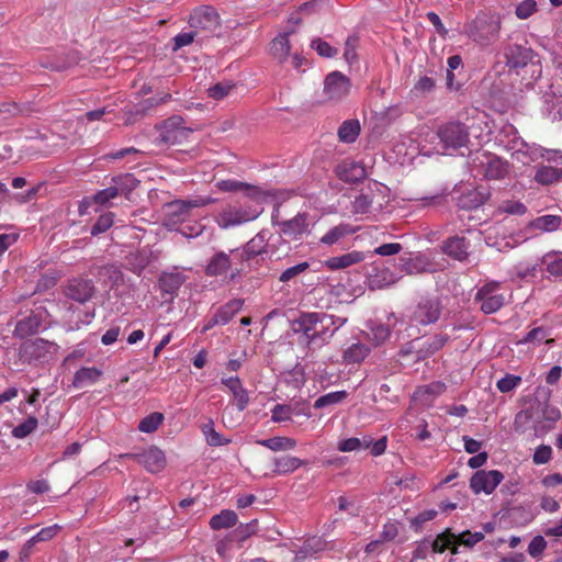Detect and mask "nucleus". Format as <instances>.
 Segmentation results:
<instances>
[{
	"label": "nucleus",
	"mask_w": 562,
	"mask_h": 562,
	"mask_svg": "<svg viewBox=\"0 0 562 562\" xmlns=\"http://www.w3.org/2000/svg\"><path fill=\"white\" fill-rule=\"evenodd\" d=\"M133 458L150 473L161 472L166 467L165 452L156 446H151L142 453L120 454V458Z\"/></svg>",
	"instance_id": "nucleus-13"
},
{
	"label": "nucleus",
	"mask_w": 562,
	"mask_h": 562,
	"mask_svg": "<svg viewBox=\"0 0 562 562\" xmlns=\"http://www.w3.org/2000/svg\"><path fill=\"white\" fill-rule=\"evenodd\" d=\"M538 11L536 0H522L515 8V14L519 20H527Z\"/></svg>",
	"instance_id": "nucleus-50"
},
{
	"label": "nucleus",
	"mask_w": 562,
	"mask_h": 562,
	"mask_svg": "<svg viewBox=\"0 0 562 562\" xmlns=\"http://www.w3.org/2000/svg\"><path fill=\"white\" fill-rule=\"evenodd\" d=\"M222 383L232 392L237 408L244 411L248 404L247 391L243 387L240 380L237 376L223 379Z\"/></svg>",
	"instance_id": "nucleus-29"
},
{
	"label": "nucleus",
	"mask_w": 562,
	"mask_h": 562,
	"mask_svg": "<svg viewBox=\"0 0 562 562\" xmlns=\"http://www.w3.org/2000/svg\"><path fill=\"white\" fill-rule=\"evenodd\" d=\"M547 541L542 536H536L528 544V553L533 559H540L547 549Z\"/></svg>",
	"instance_id": "nucleus-57"
},
{
	"label": "nucleus",
	"mask_w": 562,
	"mask_h": 562,
	"mask_svg": "<svg viewBox=\"0 0 562 562\" xmlns=\"http://www.w3.org/2000/svg\"><path fill=\"white\" fill-rule=\"evenodd\" d=\"M446 391V385L442 382H432L428 385L418 386L414 394L413 400L420 402L425 406L431 405L434 400Z\"/></svg>",
	"instance_id": "nucleus-24"
},
{
	"label": "nucleus",
	"mask_w": 562,
	"mask_h": 562,
	"mask_svg": "<svg viewBox=\"0 0 562 562\" xmlns=\"http://www.w3.org/2000/svg\"><path fill=\"white\" fill-rule=\"evenodd\" d=\"M364 259L366 256L363 252L353 250L340 256L328 258L325 261V266L330 270H339L359 263Z\"/></svg>",
	"instance_id": "nucleus-26"
},
{
	"label": "nucleus",
	"mask_w": 562,
	"mask_h": 562,
	"mask_svg": "<svg viewBox=\"0 0 562 562\" xmlns=\"http://www.w3.org/2000/svg\"><path fill=\"white\" fill-rule=\"evenodd\" d=\"M538 263L521 261L513 267L512 273L519 279H526L528 277H535Z\"/></svg>",
	"instance_id": "nucleus-53"
},
{
	"label": "nucleus",
	"mask_w": 562,
	"mask_h": 562,
	"mask_svg": "<svg viewBox=\"0 0 562 562\" xmlns=\"http://www.w3.org/2000/svg\"><path fill=\"white\" fill-rule=\"evenodd\" d=\"M371 446V439L364 437L363 439L360 438H348L345 440H341L338 443V450L341 452H352V451H359L363 449H368Z\"/></svg>",
	"instance_id": "nucleus-40"
},
{
	"label": "nucleus",
	"mask_w": 562,
	"mask_h": 562,
	"mask_svg": "<svg viewBox=\"0 0 562 562\" xmlns=\"http://www.w3.org/2000/svg\"><path fill=\"white\" fill-rule=\"evenodd\" d=\"M243 301L234 299L221 306L214 314V323L227 324L243 307Z\"/></svg>",
	"instance_id": "nucleus-30"
},
{
	"label": "nucleus",
	"mask_w": 562,
	"mask_h": 562,
	"mask_svg": "<svg viewBox=\"0 0 562 562\" xmlns=\"http://www.w3.org/2000/svg\"><path fill=\"white\" fill-rule=\"evenodd\" d=\"M398 272H405L407 274L420 273L425 270V261L422 256H408L402 257L398 263Z\"/></svg>",
	"instance_id": "nucleus-38"
},
{
	"label": "nucleus",
	"mask_w": 562,
	"mask_h": 562,
	"mask_svg": "<svg viewBox=\"0 0 562 562\" xmlns=\"http://www.w3.org/2000/svg\"><path fill=\"white\" fill-rule=\"evenodd\" d=\"M157 136L155 143L157 145L172 146L186 142L192 130L184 125V121L179 115H173L156 127Z\"/></svg>",
	"instance_id": "nucleus-7"
},
{
	"label": "nucleus",
	"mask_w": 562,
	"mask_h": 562,
	"mask_svg": "<svg viewBox=\"0 0 562 562\" xmlns=\"http://www.w3.org/2000/svg\"><path fill=\"white\" fill-rule=\"evenodd\" d=\"M337 177L345 182H358L367 177V171L361 162L346 159L337 165L336 169Z\"/></svg>",
	"instance_id": "nucleus-18"
},
{
	"label": "nucleus",
	"mask_w": 562,
	"mask_h": 562,
	"mask_svg": "<svg viewBox=\"0 0 562 562\" xmlns=\"http://www.w3.org/2000/svg\"><path fill=\"white\" fill-rule=\"evenodd\" d=\"M262 212L261 207L248 204H229L215 216V222L222 229H228L256 220Z\"/></svg>",
	"instance_id": "nucleus-6"
},
{
	"label": "nucleus",
	"mask_w": 562,
	"mask_h": 562,
	"mask_svg": "<svg viewBox=\"0 0 562 562\" xmlns=\"http://www.w3.org/2000/svg\"><path fill=\"white\" fill-rule=\"evenodd\" d=\"M457 542V535L446 529L439 533L432 542V550L438 553L445 552L451 544Z\"/></svg>",
	"instance_id": "nucleus-42"
},
{
	"label": "nucleus",
	"mask_w": 562,
	"mask_h": 562,
	"mask_svg": "<svg viewBox=\"0 0 562 562\" xmlns=\"http://www.w3.org/2000/svg\"><path fill=\"white\" fill-rule=\"evenodd\" d=\"M561 224V217L555 215H542L537 217L532 222V226L536 229L542 231V232H552L555 231Z\"/></svg>",
	"instance_id": "nucleus-44"
},
{
	"label": "nucleus",
	"mask_w": 562,
	"mask_h": 562,
	"mask_svg": "<svg viewBox=\"0 0 562 562\" xmlns=\"http://www.w3.org/2000/svg\"><path fill=\"white\" fill-rule=\"evenodd\" d=\"M502 57L509 70L517 71L529 67L532 77L541 76V65L538 55L529 47L516 43L505 44L502 50Z\"/></svg>",
	"instance_id": "nucleus-2"
},
{
	"label": "nucleus",
	"mask_w": 562,
	"mask_h": 562,
	"mask_svg": "<svg viewBox=\"0 0 562 562\" xmlns=\"http://www.w3.org/2000/svg\"><path fill=\"white\" fill-rule=\"evenodd\" d=\"M183 282L184 276L180 272H162L158 280V286L164 294H168L172 299Z\"/></svg>",
	"instance_id": "nucleus-27"
},
{
	"label": "nucleus",
	"mask_w": 562,
	"mask_h": 562,
	"mask_svg": "<svg viewBox=\"0 0 562 562\" xmlns=\"http://www.w3.org/2000/svg\"><path fill=\"white\" fill-rule=\"evenodd\" d=\"M334 334L335 329L330 327H317V330L311 334L310 345L322 347L329 342Z\"/></svg>",
	"instance_id": "nucleus-49"
},
{
	"label": "nucleus",
	"mask_w": 562,
	"mask_h": 562,
	"mask_svg": "<svg viewBox=\"0 0 562 562\" xmlns=\"http://www.w3.org/2000/svg\"><path fill=\"white\" fill-rule=\"evenodd\" d=\"M205 439L211 446H224L231 442L229 439L224 438L220 432L214 429L213 422H209L202 428Z\"/></svg>",
	"instance_id": "nucleus-46"
},
{
	"label": "nucleus",
	"mask_w": 562,
	"mask_h": 562,
	"mask_svg": "<svg viewBox=\"0 0 562 562\" xmlns=\"http://www.w3.org/2000/svg\"><path fill=\"white\" fill-rule=\"evenodd\" d=\"M113 221H114L113 213L102 214L98 218L95 224L92 226L91 234L93 236H95V235H99V234H102V233L106 232L113 225Z\"/></svg>",
	"instance_id": "nucleus-59"
},
{
	"label": "nucleus",
	"mask_w": 562,
	"mask_h": 562,
	"mask_svg": "<svg viewBox=\"0 0 562 562\" xmlns=\"http://www.w3.org/2000/svg\"><path fill=\"white\" fill-rule=\"evenodd\" d=\"M294 415V406L288 404H277L271 409V420L274 423H283L292 419Z\"/></svg>",
	"instance_id": "nucleus-45"
},
{
	"label": "nucleus",
	"mask_w": 562,
	"mask_h": 562,
	"mask_svg": "<svg viewBox=\"0 0 562 562\" xmlns=\"http://www.w3.org/2000/svg\"><path fill=\"white\" fill-rule=\"evenodd\" d=\"M290 48L291 46L288 33L280 34L272 41L271 53L280 60H284L289 56Z\"/></svg>",
	"instance_id": "nucleus-39"
},
{
	"label": "nucleus",
	"mask_w": 562,
	"mask_h": 562,
	"mask_svg": "<svg viewBox=\"0 0 562 562\" xmlns=\"http://www.w3.org/2000/svg\"><path fill=\"white\" fill-rule=\"evenodd\" d=\"M552 459V448L548 445H540L536 448L532 461L535 464H546Z\"/></svg>",
	"instance_id": "nucleus-62"
},
{
	"label": "nucleus",
	"mask_w": 562,
	"mask_h": 562,
	"mask_svg": "<svg viewBox=\"0 0 562 562\" xmlns=\"http://www.w3.org/2000/svg\"><path fill=\"white\" fill-rule=\"evenodd\" d=\"M470 244L464 237L453 236L448 238L441 246L442 252L458 261L467 260Z\"/></svg>",
	"instance_id": "nucleus-20"
},
{
	"label": "nucleus",
	"mask_w": 562,
	"mask_h": 562,
	"mask_svg": "<svg viewBox=\"0 0 562 562\" xmlns=\"http://www.w3.org/2000/svg\"><path fill=\"white\" fill-rule=\"evenodd\" d=\"M356 229L346 223H341L333 228H330L322 238L321 243L324 245L331 246L338 243L344 237L353 234Z\"/></svg>",
	"instance_id": "nucleus-32"
},
{
	"label": "nucleus",
	"mask_w": 562,
	"mask_h": 562,
	"mask_svg": "<svg viewBox=\"0 0 562 562\" xmlns=\"http://www.w3.org/2000/svg\"><path fill=\"white\" fill-rule=\"evenodd\" d=\"M311 47L322 57H333L337 54V49L335 47L330 46L319 37L312 40Z\"/></svg>",
	"instance_id": "nucleus-60"
},
{
	"label": "nucleus",
	"mask_w": 562,
	"mask_h": 562,
	"mask_svg": "<svg viewBox=\"0 0 562 562\" xmlns=\"http://www.w3.org/2000/svg\"><path fill=\"white\" fill-rule=\"evenodd\" d=\"M330 322L329 314L326 313H304L295 322V330L302 331L310 344L311 334L317 330V327L328 325Z\"/></svg>",
	"instance_id": "nucleus-16"
},
{
	"label": "nucleus",
	"mask_w": 562,
	"mask_h": 562,
	"mask_svg": "<svg viewBox=\"0 0 562 562\" xmlns=\"http://www.w3.org/2000/svg\"><path fill=\"white\" fill-rule=\"evenodd\" d=\"M541 111L551 121L562 119V94L553 87L543 93Z\"/></svg>",
	"instance_id": "nucleus-17"
},
{
	"label": "nucleus",
	"mask_w": 562,
	"mask_h": 562,
	"mask_svg": "<svg viewBox=\"0 0 562 562\" xmlns=\"http://www.w3.org/2000/svg\"><path fill=\"white\" fill-rule=\"evenodd\" d=\"M483 539H484V532H482V531L471 532L470 530H465V531H462L461 533L457 535V542H459V544L464 546L465 548H469V549H472L474 546H476Z\"/></svg>",
	"instance_id": "nucleus-48"
},
{
	"label": "nucleus",
	"mask_w": 562,
	"mask_h": 562,
	"mask_svg": "<svg viewBox=\"0 0 562 562\" xmlns=\"http://www.w3.org/2000/svg\"><path fill=\"white\" fill-rule=\"evenodd\" d=\"M499 210L503 213H507V214L522 215L526 213L527 207L525 206L524 203H521L519 201L507 200V201H504L499 205Z\"/></svg>",
	"instance_id": "nucleus-63"
},
{
	"label": "nucleus",
	"mask_w": 562,
	"mask_h": 562,
	"mask_svg": "<svg viewBox=\"0 0 562 562\" xmlns=\"http://www.w3.org/2000/svg\"><path fill=\"white\" fill-rule=\"evenodd\" d=\"M472 171L487 180H502L509 173V164L488 151H479L472 158Z\"/></svg>",
	"instance_id": "nucleus-5"
},
{
	"label": "nucleus",
	"mask_w": 562,
	"mask_h": 562,
	"mask_svg": "<svg viewBox=\"0 0 562 562\" xmlns=\"http://www.w3.org/2000/svg\"><path fill=\"white\" fill-rule=\"evenodd\" d=\"M394 153L397 155V161L404 164L414 158L417 153V147L413 144L407 147L405 140H403L394 145Z\"/></svg>",
	"instance_id": "nucleus-52"
},
{
	"label": "nucleus",
	"mask_w": 562,
	"mask_h": 562,
	"mask_svg": "<svg viewBox=\"0 0 562 562\" xmlns=\"http://www.w3.org/2000/svg\"><path fill=\"white\" fill-rule=\"evenodd\" d=\"M503 479L504 475L498 470H479L472 475L470 487L474 494L484 493L490 495L495 491Z\"/></svg>",
	"instance_id": "nucleus-12"
},
{
	"label": "nucleus",
	"mask_w": 562,
	"mask_h": 562,
	"mask_svg": "<svg viewBox=\"0 0 562 562\" xmlns=\"http://www.w3.org/2000/svg\"><path fill=\"white\" fill-rule=\"evenodd\" d=\"M487 199V194L480 191H472L462 200V205L470 209H475L482 205Z\"/></svg>",
	"instance_id": "nucleus-64"
},
{
	"label": "nucleus",
	"mask_w": 562,
	"mask_h": 562,
	"mask_svg": "<svg viewBox=\"0 0 562 562\" xmlns=\"http://www.w3.org/2000/svg\"><path fill=\"white\" fill-rule=\"evenodd\" d=\"M164 418L161 413H151L139 422L138 430L145 434H151L162 424Z\"/></svg>",
	"instance_id": "nucleus-43"
},
{
	"label": "nucleus",
	"mask_w": 562,
	"mask_h": 562,
	"mask_svg": "<svg viewBox=\"0 0 562 562\" xmlns=\"http://www.w3.org/2000/svg\"><path fill=\"white\" fill-rule=\"evenodd\" d=\"M157 257L150 248L144 247L127 256V265L130 270L140 276L144 269L149 266Z\"/></svg>",
	"instance_id": "nucleus-22"
},
{
	"label": "nucleus",
	"mask_w": 562,
	"mask_h": 562,
	"mask_svg": "<svg viewBox=\"0 0 562 562\" xmlns=\"http://www.w3.org/2000/svg\"><path fill=\"white\" fill-rule=\"evenodd\" d=\"M351 83L348 77L339 71H333L324 81V97L327 101L339 102L350 92Z\"/></svg>",
	"instance_id": "nucleus-11"
},
{
	"label": "nucleus",
	"mask_w": 562,
	"mask_h": 562,
	"mask_svg": "<svg viewBox=\"0 0 562 562\" xmlns=\"http://www.w3.org/2000/svg\"><path fill=\"white\" fill-rule=\"evenodd\" d=\"M485 243L487 246L494 247L498 251H506L516 247L519 244V240L515 239L513 236H504L501 239H497L491 233H488L485 236Z\"/></svg>",
	"instance_id": "nucleus-41"
},
{
	"label": "nucleus",
	"mask_w": 562,
	"mask_h": 562,
	"mask_svg": "<svg viewBox=\"0 0 562 562\" xmlns=\"http://www.w3.org/2000/svg\"><path fill=\"white\" fill-rule=\"evenodd\" d=\"M303 463L304 462L301 459L293 456H283L280 458H276L273 461V472L279 475L292 473L295 470H297L301 465H303Z\"/></svg>",
	"instance_id": "nucleus-31"
},
{
	"label": "nucleus",
	"mask_w": 562,
	"mask_h": 562,
	"mask_svg": "<svg viewBox=\"0 0 562 562\" xmlns=\"http://www.w3.org/2000/svg\"><path fill=\"white\" fill-rule=\"evenodd\" d=\"M233 263L229 254L224 251L216 252L209 261L205 272L211 277H221L228 272Z\"/></svg>",
	"instance_id": "nucleus-25"
},
{
	"label": "nucleus",
	"mask_w": 562,
	"mask_h": 562,
	"mask_svg": "<svg viewBox=\"0 0 562 562\" xmlns=\"http://www.w3.org/2000/svg\"><path fill=\"white\" fill-rule=\"evenodd\" d=\"M188 22L193 29L213 32L220 26V15L215 8L201 5L192 11Z\"/></svg>",
	"instance_id": "nucleus-14"
},
{
	"label": "nucleus",
	"mask_w": 562,
	"mask_h": 562,
	"mask_svg": "<svg viewBox=\"0 0 562 562\" xmlns=\"http://www.w3.org/2000/svg\"><path fill=\"white\" fill-rule=\"evenodd\" d=\"M550 274L562 277V256L546 255L542 259Z\"/></svg>",
	"instance_id": "nucleus-55"
},
{
	"label": "nucleus",
	"mask_w": 562,
	"mask_h": 562,
	"mask_svg": "<svg viewBox=\"0 0 562 562\" xmlns=\"http://www.w3.org/2000/svg\"><path fill=\"white\" fill-rule=\"evenodd\" d=\"M532 419V412L531 409H524L516 414L514 419V430L517 434H524L527 428L528 424Z\"/></svg>",
	"instance_id": "nucleus-56"
},
{
	"label": "nucleus",
	"mask_w": 562,
	"mask_h": 562,
	"mask_svg": "<svg viewBox=\"0 0 562 562\" xmlns=\"http://www.w3.org/2000/svg\"><path fill=\"white\" fill-rule=\"evenodd\" d=\"M346 396H347L346 391H335V392L327 393L325 395H322L321 397H318L315 401L314 407L315 408H324L329 405L338 404V403L342 402L346 398Z\"/></svg>",
	"instance_id": "nucleus-47"
},
{
	"label": "nucleus",
	"mask_w": 562,
	"mask_h": 562,
	"mask_svg": "<svg viewBox=\"0 0 562 562\" xmlns=\"http://www.w3.org/2000/svg\"><path fill=\"white\" fill-rule=\"evenodd\" d=\"M268 232L261 231L247 243L245 254L248 258L261 255L266 251L268 246Z\"/></svg>",
	"instance_id": "nucleus-35"
},
{
	"label": "nucleus",
	"mask_w": 562,
	"mask_h": 562,
	"mask_svg": "<svg viewBox=\"0 0 562 562\" xmlns=\"http://www.w3.org/2000/svg\"><path fill=\"white\" fill-rule=\"evenodd\" d=\"M501 21L497 16L481 14L469 29L470 37L481 45H487L498 37Z\"/></svg>",
	"instance_id": "nucleus-8"
},
{
	"label": "nucleus",
	"mask_w": 562,
	"mask_h": 562,
	"mask_svg": "<svg viewBox=\"0 0 562 562\" xmlns=\"http://www.w3.org/2000/svg\"><path fill=\"white\" fill-rule=\"evenodd\" d=\"M93 283L90 280L74 279L67 288V295L80 303L87 302L93 294Z\"/></svg>",
	"instance_id": "nucleus-23"
},
{
	"label": "nucleus",
	"mask_w": 562,
	"mask_h": 562,
	"mask_svg": "<svg viewBox=\"0 0 562 562\" xmlns=\"http://www.w3.org/2000/svg\"><path fill=\"white\" fill-rule=\"evenodd\" d=\"M37 424L35 417H27L23 423L13 428L12 435L18 439H23L36 429Z\"/></svg>",
	"instance_id": "nucleus-51"
},
{
	"label": "nucleus",
	"mask_w": 562,
	"mask_h": 562,
	"mask_svg": "<svg viewBox=\"0 0 562 562\" xmlns=\"http://www.w3.org/2000/svg\"><path fill=\"white\" fill-rule=\"evenodd\" d=\"M371 349L361 341H355L342 349L341 358L345 366L360 364L369 356Z\"/></svg>",
	"instance_id": "nucleus-21"
},
{
	"label": "nucleus",
	"mask_w": 562,
	"mask_h": 562,
	"mask_svg": "<svg viewBox=\"0 0 562 562\" xmlns=\"http://www.w3.org/2000/svg\"><path fill=\"white\" fill-rule=\"evenodd\" d=\"M440 315V307L436 301L420 302L412 315V322L420 325L435 323Z\"/></svg>",
	"instance_id": "nucleus-19"
},
{
	"label": "nucleus",
	"mask_w": 562,
	"mask_h": 562,
	"mask_svg": "<svg viewBox=\"0 0 562 562\" xmlns=\"http://www.w3.org/2000/svg\"><path fill=\"white\" fill-rule=\"evenodd\" d=\"M501 283L490 281L477 289L475 302L480 303V310L485 314H493L502 308L505 296L501 293Z\"/></svg>",
	"instance_id": "nucleus-9"
},
{
	"label": "nucleus",
	"mask_w": 562,
	"mask_h": 562,
	"mask_svg": "<svg viewBox=\"0 0 562 562\" xmlns=\"http://www.w3.org/2000/svg\"><path fill=\"white\" fill-rule=\"evenodd\" d=\"M337 504L339 510L347 512L352 517H357L360 514V506L352 498L339 496L337 499Z\"/></svg>",
	"instance_id": "nucleus-61"
},
{
	"label": "nucleus",
	"mask_w": 562,
	"mask_h": 562,
	"mask_svg": "<svg viewBox=\"0 0 562 562\" xmlns=\"http://www.w3.org/2000/svg\"><path fill=\"white\" fill-rule=\"evenodd\" d=\"M214 200L212 198H194L189 200H176L164 207V225L168 229H176L189 216L192 209L202 207Z\"/></svg>",
	"instance_id": "nucleus-4"
},
{
	"label": "nucleus",
	"mask_w": 562,
	"mask_h": 562,
	"mask_svg": "<svg viewBox=\"0 0 562 562\" xmlns=\"http://www.w3.org/2000/svg\"><path fill=\"white\" fill-rule=\"evenodd\" d=\"M494 143L512 154V157L529 165L537 161L542 151V147L537 144H529L518 136L516 127L509 123L503 124L495 133Z\"/></svg>",
	"instance_id": "nucleus-1"
},
{
	"label": "nucleus",
	"mask_w": 562,
	"mask_h": 562,
	"mask_svg": "<svg viewBox=\"0 0 562 562\" xmlns=\"http://www.w3.org/2000/svg\"><path fill=\"white\" fill-rule=\"evenodd\" d=\"M233 89L234 85L229 81L218 82L213 87L209 88L207 94L210 98L214 100H222L223 98L228 95Z\"/></svg>",
	"instance_id": "nucleus-54"
},
{
	"label": "nucleus",
	"mask_w": 562,
	"mask_h": 562,
	"mask_svg": "<svg viewBox=\"0 0 562 562\" xmlns=\"http://www.w3.org/2000/svg\"><path fill=\"white\" fill-rule=\"evenodd\" d=\"M521 382V378L519 375L506 374L502 379H499L496 383V386L499 392L508 393L516 389Z\"/></svg>",
	"instance_id": "nucleus-58"
},
{
	"label": "nucleus",
	"mask_w": 562,
	"mask_h": 562,
	"mask_svg": "<svg viewBox=\"0 0 562 562\" xmlns=\"http://www.w3.org/2000/svg\"><path fill=\"white\" fill-rule=\"evenodd\" d=\"M402 278L400 272L392 271L389 267L378 269L369 277V284L372 289H382L394 284Z\"/></svg>",
	"instance_id": "nucleus-28"
},
{
	"label": "nucleus",
	"mask_w": 562,
	"mask_h": 562,
	"mask_svg": "<svg viewBox=\"0 0 562 562\" xmlns=\"http://www.w3.org/2000/svg\"><path fill=\"white\" fill-rule=\"evenodd\" d=\"M361 127L358 120H347L338 128V137L342 143H353L360 134Z\"/></svg>",
	"instance_id": "nucleus-33"
},
{
	"label": "nucleus",
	"mask_w": 562,
	"mask_h": 562,
	"mask_svg": "<svg viewBox=\"0 0 562 562\" xmlns=\"http://www.w3.org/2000/svg\"><path fill=\"white\" fill-rule=\"evenodd\" d=\"M237 515L234 510L223 509L220 514L210 519V527L213 530H221L233 527L237 522Z\"/></svg>",
	"instance_id": "nucleus-37"
},
{
	"label": "nucleus",
	"mask_w": 562,
	"mask_h": 562,
	"mask_svg": "<svg viewBox=\"0 0 562 562\" xmlns=\"http://www.w3.org/2000/svg\"><path fill=\"white\" fill-rule=\"evenodd\" d=\"M258 443L272 451H288L296 447V441L294 439L281 436L261 439Z\"/></svg>",
	"instance_id": "nucleus-36"
},
{
	"label": "nucleus",
	"mask_w": 562,
	"mask_h": 562,
	"mask_svg": "<svg viewBox=\"0 0 562 562\" xmlns=\"http://www.w3.org/2000/svg\"><path fill=\"white\" fill-rule=\"evenodd\" d=\"M542 151L536 161L533 181L543 187L562 182V151L543 147Z\"/></svg>",
	"instance_id": "nucleus-3"
},
{
	"label": "nucleus",
	"mask_w": 562,
	"mask_h": 562,
	"mask_svg": "<svg viewBox=\"0 0 562 562\" xmlns=\"http://www.w3.org/2000/svg\"><path fill=\"white\" fill-rule=\"evenodd\" d=\"M437 134L445 149H458L467 146L470 135L467 127L459 122L445 124Z\"/></svg>",
	"instance_id": "nucleus-10"
},
{
	"label": "nucleus",
	"mask_w": 562,
	"mask_h": 562,
	"mask_svg": "<svg viewBox=\"0 0 562 562\" xmlns=\"http://www.w3.org/2000/svg\"><path fill=\"white\" fill-rule=\"evenodd\" d=\"M314 220L306 213H299L293 218L280 223L281 233L294 240L301 239L311 232Z\"/></svg>",
	"instance_id": "nucleus-15"
},
{
	"label": "nucleus",
	"mask_w": 562,
	"mask_h": 562,
	"mask_svg": "<svg viewBox=\"0 0 562 562\" xmlns=\"http://www.w3.org/2000/svg\"><path fill=\"white\" fill-rule=\"evenodd\" d=\"M101 371L94 367L91 368H81L79 369L74 376L72 384L75 387H83L90 385L100 378Z\"/></svg>",
	"instance_id": "nucleus-34"
}]
</instances>
